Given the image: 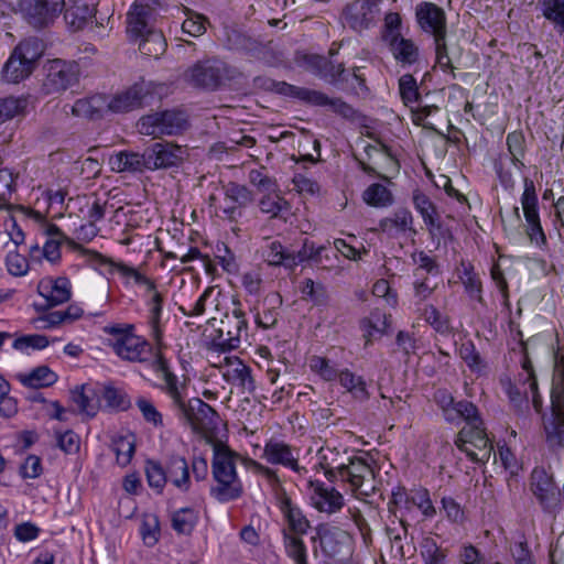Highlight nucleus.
<instances>
[{
    "instance_id": "obj_41",
    "label": "nucleus",
    "mask_w": 564,
    "mask_h": 564,
    "mask_svg": "<svg viewBox=\"0 0 564 564\" xmlns=\"http://www.w3.org/2000/svg\"><path fill=\"white\" fill-rule=\"evenodd\" d=\"M282 535L285 554L294 564H308L307 547L301 535L291 534L289 531H282Z\"/></svg>"
},
{
    "instance_id": "obj_9",
    "label": "nucleus",
    "mask_w": 564,
    "mask_h": 564,
    "mask_svg": "<svg viewBox=\"0 0 564 564\" xmlns=\"http://www.w3.org/2000/svg\"><path fill=\"white\" fill-rule=\"evenodd\" d=\"M482 425L464 426L455 441L456 446L477 463L488 462L494 449Z\"/></svg>"
},
{
    "instance_id": "obj_31",
    "label": "nucleus",
    "mask_w": 564,
    "mask_h": 564,
    "mask_svg": "<svg viewBox=\"0 0 564 564\" xmlns=\"http://www.w3.org/2000/svg\"><path fill=\"white\" fill-rule=\"evenodd\" d=\"M387 44L393 58L401 65H413L419 61L420 48L413 40L400 35L392 37Z\"/></svg>"
},
{
    "instance_id": "obj_13",
    "label": "nucleus",
    "mask_w": 564,
    "mask_h": 564,
    "mask_svg": "<svg viewBox=\"0 0 564 564\" xmlns=\"http://www.w3.org/2000/svg\"><path fill=\"white\" fill-rule=\"evenodd\" d=\"M530 489L544 512L556 514L561 510V492L552 476L543 468L533 469Z\"/></svg>"
},
{
    "instance_id": "obj_46",
    "label": "nucleus",
    "mask_w": 564,
    "mask_h": 564,
    "mask_svg": "<svg viewBox=\"0 0 564 564\" xmlns=\"http://www.w3.org/2000/svg\"><path fill=\"white\" fill-rule=\"evenodd\" d=\"M420 555L424 564H447V551L432 538L423 539L420 544Z\"/></svg>"
},
{
    "instance_id": "obj_18",
    "label": "nucleus",
    "mask_w": 564,
    "mask_h": 564,
    "mask_svg": "<svg viewBox=\"0 0 564 564\" xmlns=\"http://www.w3.org/2000/svg\"><path fill=\"white\" fill-rule=\"evenodd\" d=\"M415 21L419 29L433 39L447 35V19L443 8L429 1L415 6Z\"/></svg>"
},
{
    "instance_id": "obj_1",
    "label": "nucleus",
    "mask_w": 564,
    "mask_h": 564,
    "mask_svg": "<svg viewBox=\"0 0 564 564\" xmlns=\"http://www.w3.org/2000/svg\"><path fill=\"white\" fill-rule=\"evenodd\" d=\"M317 458L325 477L332 482L347 484L357 498L369 496L373 490V470L365 458L328 445L319 448Z\"/></svg>"
},
{
    "instance_id": "obj_36",
    "label": "nucleus",
    "mask_w": 564,
    "mask_h": 564,
    "mask_svg": "<svg viewBox=\"0 0 564 564\" xmlns=\"http://www.w3.org/2000/svg\"><path fill=\"white\" fill-rule=\"evenodd\" d=\"M18 379L24 387L40 389L53 386L58 376L47 366H39L28 373L19 375Z\"/></svg>"
},
{
    "instance_id": "obj_21",
    "label": "nucleus",
    "mask_w": 564,
    "mask_h": 564,
    "mask_svg": "<svg viewBox=\"0 0 564 564\" xmlns=\"http://www.w3.org/2000/svg\"><path fill=\"white\" fill-rule=\"evenodd\" d=\"M262 457L272 465L290 468L300 476L306 475L307 469L299 464V453L282 441L270 440L263 447Z\"/></svg>"
},
{
    "instance_id": "obj_29",
    "label": "nucleus",
    "mask_w": 564,
    "mask_h": 564,
    "mask_svg": "<svg viewBox=\"0 0 564 564\" xmlns=\"http://www.w3.org/2000/svg\"><path fill=\"white\" fill-rule=\"evenodd\" d=\"M97 0H69L65 10V21L73 30L82 29L94 17Z\"/></svg>"
},
{
    "instance_id": "obj_39",
    "label": "nucleus",
    "mask_w": 564,
    "mask_h": 564,
    "mask_svg": "<svg viewBox=\"0 0 564 564\" xmlns=\"http://www.w3.org/2000/svg\"><path fill=\"white\" fill-rule=\"evenodd\" d=\"M74 403L78 410L88 416L96 415L99 409V397L93 387H82L72 392Z\"/></svg>"
},
{
    "instance_id": "obj_2",
    "label": "nucleus",
    "mask_w": 564,
    "mask_h": 564,
    "mask_svg": "<svg viewBox=\"0 0 564 564\" xmlns=\"http://www.w3.org/2000/svg\"><path fill=\"white\" fill-rule=\"evenodd\" d=\"M154 367L158 370V378L162 380L159 388L170 397L173 406L177 409L178 413L184 416L194 429L203 425L205 421H212L216 412L208 403L197 398L186 402V387L180 383L171 366L166 365L162 359H158Z\"/></svg>"
},
{
    "instance_id": "obj_26",
    "label": "nucleus",
    "mask_w": 564,
    "mask_h": 564,
    "mask_svg": "<svg viewBox=\"0 0 564 564\" xmlns=\"http://www.w3.org/2000/svg\"><path fill=\"white\" fill-rule=\"evenodd\" d=\"M279 508L288 524L282 531H289L294 535H303L307 533L311 527L310 521L304 516L301 508L293 503L289 497L283 496L280 498Z\"/></svg>"
},
{
    "instance_id": "obj_35",
    "label": "nucleus",
    "mask_w": 564,
    "mask_h": 564,
    "mask_svg": "<svg viewBox=\"0 0 564 564\" xmlns=\"http://www.w3.org/2000/svg\"><path fill=\"white\" fill-rule=\"evenodd\" d=\"M340 386L357 401L364 402L370 398V392L364 377L345 368L339 371Z\"/></svg>"
},
{
    "instance_id": "obj_5",
    "label": "nucleus",
    "mask_w": 564,
    "mask_h": 564,
    "mask_svg": "<svg viewBox=\"0 0 564 564\" xmlns=\"http://www.w3.org/2000/svg\"><path fill=\"white\" fill-rule=\"evenodd\" d=\"M325 246L316 248L312 241H304L299 251L286 249L280 241H269L263 251L264 260L270 265H282L285 269L293 270L306 260L319 261Z\"/></svg>"
},
{
    "instance_id": "obj_25",
    "label": "nucleus",
    "mask_w": 564,
    "mask_h": 564,
    "mask_svg": "<svg viewBox=\"0 0 564 564\" xmlns=\"http://www.w3.org/2000/svg\"><path fill=\"white\" fill-rule=\"evenodd\" d=\"M153 9L148 0H135L127 14V33L132 40H139L149 32H155L149 25Z\"/></svg>"
},
{
    "instance_id": "obj_43",
    "label": "nucleus",
    "mask_w": 564,
    "mask_h": 564,
    "mask_svg": "<svg viewBox=\"0 0 564 564\" xmlns=\"http://www.w3.org/2000/svg\"><path fill=\"white\" fill-rule=\"evenodd\" d=\"M198 521V513L193 508H181L172 513V528L178 534H191Z\"/></svg>"
},
{
    "instance_id": "obj_45",
    "label": "nucleus",
    "mask_w": 564,
    "mask_h": 564,
    "mask_svg": "<svg viewBox=\"0 0 564 564\" xmlns=\"http://www.w3.org/2000/svg\"><path fill=\"white\" fill-rule=\"evenodd\" d=\"M278 91L284 96L299 99L312 106L314 105V102H322V100L324 99L322 97V91L305 87H299L284 82L278 85Z\"/></svg>"
},
{
    "instance_id": "obj_47",
    "label": "nucleus",
    "mask_w": 564,
    "mask_h": 564,
    "mask_svg": "<svg viewBox=\"0 0 564 564\" xmlns=\"http://www.w3.org/2000/svg\"><path fill=\"white\" fill-rule=\"evenodd\" d=\"M543 17L558 32H564V0H540Z\"/></svg>"
},
{
    "instance_id": "obj_11",
    "label": "nucleus",
    "mask_w": 564,
    "mask_h": 564,
    "mask_svg": "<svg viewBox=\"0 0 564 564\" xmlns=\"http://www.w3.org/2000/svg\"><path fill=\"white\" fill-rule=\"evenodd\" d=\"M209 199L218 217L235 221L241 216V209L252 202V194L245 185L230 182L224 187L220 202L217 203L215 196Z\"/></svg>"
},
{
    "instance_id": "obj_4",
    "label": "nucleus",
    "mask_w": 564,
    "mask_h": 564,
    "mask_svg": "<svg viewBox=\"0 0 564 564\" xmlns=\"http://www.w3.org/2000/svg\"><path fill=\"white\" fill-rule=\"evenodd\" d=\"M236 70L218 58L196 62L184 74L185 79L195 87L216 90L227 80L235 78Z\"/></svg>"
},
{
    "instance_id": "obj_40",
    "label": "nucleus",
    "mask_w": 564,
    "mask_h": 564,
    "mask_svg": "<svg viewBox=\"0 0 564 564\" xmlns=\"http://www.w3.org/2000/svg\"><path fill=\"white\" fill-rule=\"evenodd\" d=\"M14 51L20 55V57H22V59H24V62L35 69L39 65V61L44 54L45 46L41 40L36 37H29L21 41L14 47Z\"/></svg>"
},
{
    "instance_id": "obj_30",
    "label": "nucleus",
    "mask_w": 564,
    "mask_h": 564,
    "mask_svg": "<svg viewBox=\"0 0 564 564\" xmlns=\"http://www.w3.org/2000/svg\"><path fill=\"white\" fill-rule=\"evenodd\" d=\"M413 216L409 209L399 208L390 217L380 220L379 228L389 236L410 232L415 235Z\"/></svg>"
},
{
    "instance_id": "obj_7",
    "label": "nucleus",
    "mask_w": 564,
    "mask_h": 564,
    "mask_svg": "<svg viewBox=\"0 0 564 564\" xmlns=\"http://www.w3.org/2000/svg\"><path fill=\"white\" fill-rule=\"evenodd\" d=\"M158 95V84L140 79L127 89L109 97L107 96L108 111L124 113L149 105Z\"/></svg>"
},
{
    "instance_id": "obj_44",
    "label": "nucleus",
    "mask_w": 564,
    "mask_h": 564,
    "mask_svg": "<svg viewBox=\"0 0 564 564\" xmlns=\"http://www.w3.org/2000/svg\"><path fill=\"white\" fill-rule=\"evenodd\" d=\"M458 278L466 293L477 301H481V281L470 263L462 262L458 269Z\"/></svg>"
},
{
    "instance_id": "obj_55",
    "label": "nucleus",
    "mask_w": 564,
    "mask_h": 564,
    "mask_svg": "<svg viewBox=\"0 0 564 564\" xmlns=\"http://www.w3.org/2000/svg\"><path fill=\"white\" fill-rule=\"evenodd\" d=\"M362 329L365 330L366 345L371 343V338L375 334H383L389 324L386 314L380 311H375L370 316L362 321Z\"/></svg>"
},
{
    "instance_id": "obj_48",
    "label": "nucleus",
    "mask_w": 564,
    "mask_h": 564,
    "mask_svg": "<svg viewBox=\"0 0 564 564\" xmlns=\"http://www.w3.org/2000/svg\"><path fill=\"white\" fill-rule=\"evenodd\" d=\"M435 289L436 284L432 283V279L430 276L419 275V273L414 274L413 303L416 312L421 311L420 306L432 296Z\"/></svg>"
},
{
    "instance_id": "obj_59",
    "label": "nucleus",
    "mask_w": 564,
    "mask_h": 564,
    "mask_svg": "<svg viewBox=\"0 0 564 564\" xmlns=\"http://www.w3.org/2000/svg\"><path fill=\"white\" fill-rule=\"evenodd\" d=\"M301 293L305 301L316 305H323L327 301V292L324 285L315 283L312 279H305L301 283Z\"/></svg>"
},
{
    "instance_id": "obj_38",
    "label": "nucleus",
    "mask_w": 564,
    "mask_h": 564,
    "mask_svg": "<svg viewBox=\"0 0 564 564\" xmlns=\"http://www.w3.org/2000/svg\"><path fill=\"white\" fill-rule=\"evenodd\" d=\"M167 476L172 484L182 491H187L189 489V469L184 457L176 455L170 458L167 464Z\"/></svg>"
},
{
    "instance_id": "obj_64",
    "label": "nucleus",
    "mask_w": 564,
    "mask_h": 564,
    "mask_svg": "<svg viewBox=\"0 0 564 564\" xmlns=\"http://www.w3.org/2000/svg\"><path fill=\"white\" fill-rule=\"evenodd\" d=\"M101 397L109 408L124 411L131 406L128 395L115 387H105Z\"/></svg>"
},
{
    "instance_id": "obj_28",
    "label": "nucleus",
    "mask_w": 564,
    "mask_h": 564,
    "mask_svg": "<svg viewBox=\"0 0 564 564\" xmlns=\"http://www.w3.org/2000/svg\"><path fill=\"white\" fill-rule=\"evenodd\" d=\"M111 171L117 173H137L148 170L145 151L140 154L130 151H120L109 158Z\"/></svg>"
},
{
    "instance_id": "obj_12",
    "label": "nucleus",
    "mask_w": 564,
    "mask_h": 564,
    "mask_svg": "<svg viewBox=\"0 0 564 564\" xmlns=\"http://www.w3.org/2000/svg\"><path fill=\"white\" fill-rule=\"evenodd\" d=\"M139 130L142 134H176L187 126V120L182 111L167 110L144 116L140 119Z\"/></svg>"
},
{
    "instance_id": "obj_14",
    "label": "nucleus",
    "mask_w": 564,
    "mask_h": 564,
    "mask_svg": "<svg viewBox=\"0 0 564 564\" xmlns=\"http://www.w3.org/2000/svg\"><path fill=\"white\" fill-rule=\"evenodd\" d=\"M64 0H18V8L29 24L43 28L63 11Z\"/></svg>"
},
{
    "instance_id": "obj_52",
    "label": "nucleus",
    "mask_w": 564,
    "mask_h": 564,
    "mask_svg": "<svg viewBox=\"0 0 564 564\" xmlns=\"http://www.w3.org/2000/svg\"><path fill=\"white\" fill-rule=\"evenodd\" d=\"M312 65L316 68L317 74L328 83L337 82L345 70L343 64H334L323 56H314Z\"/></svg>"
},
{
    "instance_id": "obj_56",
    "label": "nucleus",
    "mask_w": 564,
    "mask_h": 564,
    "mask_svg": "<svg viewBox=\"0 0 564 564\" xmlns=\"http://www.w3.org/2000/svg\"><path fill=\"white\" fill-rule=\"evenodd\" d=\"M134 440L132 436H119L113 440L112 451L116 454L117 463L119 466H127L134 454Z\"/></svg>"
},
{
    "instance_id": "obj_17",
    "label": "nucleus",
    "mask_w": 564,
    "mask_h": 564,
    "mask_svg": "<svg viewBox=\"0 0 564 564\" xmlns=\"http://www.w3.org/2000/svg\"><path fill=\"white\" fill-rule=\"evenodd\" d=\"M543 427L549 447L564 446V393L553 389L551 394V415L543 419Z\"/></svg>"
},
{
    "instance_id": "obj_63",
    "label": "nucleus",
    "mask_w": 564,
    "mask_h": 564,
    "mask_svg": "<svg viewBox=\"0 0 564 564\" xmlns=\"http://www.w3.org/2000/svg\"><path fill=\"white\" fill-rule=\"evenodd\" d=\"M412 261L414 264H416V269L414 270V273H419V275H438V264L436 263L435 259L430 257L424 251H415L411 256Z\"/></svg>"
},
{
    "instance_id": "obj_42",
    "label": "nucleus",
    "mask_w": 564,
    "mask_h": 564,
    "mask_svg": "<svg viewBox=\"0 0 564 564\" xmlns=\"http://www.w3.org/2000/svg\"><path fill=\"white\" fill-rule=\"evenodd\" d=\"M362 198L367 205L377 208L389 207L393 204V195L391 191L381 183H373L369 185L365 189Z\"/></svg>"
},
{
    "instance_id": "obj_27",
    "label": "nucleus",
    "mask_w": 564,
    "mask_h": 564,
    "mask_svg": "<svg viewBox=\"0 0 564 564\" xmlns=\"http://www.w3.org/2000/svg\"><path fill=\"white\" fill-rule=\"evenodd\" d=\"M91 257V264L94 265H110L113 267L121 275L133 279V281L138 284L144 288V293L149 290H152L156 286L154 281L142 274L137 269L123 263V262H115L110 258H107L102 256L101 253L97 251H86Z\"/></svg>"
},
{
    "instance_id": "obj_32",
    "label": "nucleus",
    "mask_w": 564,
    "mask_h": 564,
    "mask_svg": "<svg viewBox=\"0 0 564 564\" xmlns=\"http://www.w3.org/2000/svg\"><path fill=\"white\" fill-rule=\"evenodd\" d=\"M106 112H108L107 96L101 94L78 99L72 106V113L75 117L98 119L101 118Z\"/></svg>"
},
{
    "instance_id": "obj_51",
    "label": "nucleus",
    "mask_w": 564,
    "mask_h": 564,
    "mask_svg": "<svg viewBox=\"0 0 564 564\" xmlns=\"http://www.w3.org/2000/svg\"><path fill=\"white\" fill-rule=\"evenodd\" d=\"M29 106V99L24 96L0 98V123L21 115Z\"/></svg>"
},
{
    "instance_id": "obj_58",
    "label": "nucleus",
    "mask_w": 564,
    "mask_h": 564,
    "mask_svg": "<svg viewBox=\"0 0 564 564\" xmlns=\"http://www.w3.org/2000/svg\"><path fill=\"white\" fill-rule=\"evenodd\" d=\"M400 97L405 106L415 104L420 99L416 79L411 74H404L399 79Z\"/></svg>"
},
{
    "instance_id": "obj_22",
    "label": "nucleus",
    "mask_w": 564,
    "mask_h": 564,
    "mask_svg": "<svg viewBox=\"0 0 564 564\" xmlns=\"http://www.w3.org/2000/svg\"><path fill=\"white\" fill-rule=\"evenodd\" d=\"M214 366L220 369L223 377L227 382L248 392L254 391L256 383L251 376V369L238 357L225 356Z\"/></svg>"
},
{
    "instance_id": "obj_54",
    "label": "nucleus",
    "mask_w": 564,
    "mask_h": 564,
    "mask_svg": "<svg viewBox=\"0 0 564 564\" xmlns=\"http://www.w3.org/2000/svg\"><path fill=\"white\" fill-rule=\"evenodd\" d=\"M454 414H452L453 416V422H456L458 420H464L465 421V426H476L477 424H480L482 423L481 419L479 417V413H478V409L476 408L475 404H473L471 402L469 401H466V400H463V401H458L456 402V405L453 410Z\"/></svg>"
},
{
    "instance_id": "obj_61",
    "label": "nucleus",
    "mask_w": 564,
    "mask_h": 564,
    "mask_svg": "<svg viewBox=\"0 0 564 564\" xmlns=\"http://www.w3.org/2000/svg\"><path fill=\"white\" fill-rule=\"evenodd\" d=\"M56 445L67 455H74L79 452L80 448V437L72 430L59 431L56 430L54 432Z\"/></svg>"
},
{
    "instance_id": "obj_57",
    "label": "nucleus",
    "mask_w": 564,
    "mask_h": 564,
    "mask_svg": "<svg viewBox=\"0 0 564 564\" xmlns=\"http://www.w3.org/2000/svg\"><path fill=\"white\" fill-rule=\"evenodd\" d=\"M421 311V316L437 333L448 334L451 332V324L448 317L441 314V312L434 305H425Z\"/></svg>"
},
{
    "instance_id": "obj_34",
    "label": "nucleus",
    "mask_w": 564,
    "mask_h": 564,
    "mask_svg": "<svg viewBox=\"0 0 564 564\" xmlns=\"http://www.w3.org/2000/svg\"><path fill=\"white\" fill-rule=\"evenodd\" d=\"M413 205L415 210L421 215L430 234H434V230L441 228L436 207L424 193L420 191L413 193Z\"/></svg>"
},
{
    "instance_id": "obj_19",
    "label": "nucleus",
    "mask_w": 564,
    "mask_h": 564,
    "mask_svg": "<svg viewBox=\"0 0 564 564\" xmlns=\"http://www.w3.org/2000/svg\"><path fill=\"white\" fill-rule=\"evenodd\" d=\"M78 67L73 62L53 59L47 64L44 89L47 94L67 89L77 82Z\"/></svg>"
},
{
    "instance_id": "obj_37",
    "label": "nucleus",
    "mask_w": 564,
    "mask_h": 564,
    "mask_svg": "<svg viewBox=\"0 0 564 564\" xmlns=\"http://www.w3.org/2000/svg\"><path fill=\"white\" fill-rule=\"evenodd\" d=\"M33 72L34 68L24 62V59H22V57H20V55L13 50L3 66L2 74L3 78L8 83L17 84L28 78Z\"/></svg>"
},
{
    "instance_id": "obj_16",
    "label": "nucleus",
    "mask_w": 564,
    "mask_h": 564,
    "mask_svg": "<svg viewBox=\"0 0 564 564\" xmlns=\"http://www.w3.org/2000/svg\"><path fill=\"white\" fill-rule=\"evenodd\" d=\"M379 6L376 0H354L341 12V22L355 32L371 28L377 20Z\"/></svg>"
},
{
    "instance_id": "obj_6",
    "label": "nucleus",
    "mask_w": 564,
    "mask_h": 564,
    "mask_svg": "<svg viewBox=\"0 0 564 564\" xmlns=\"http://www.w3.org/2000/svg\"><path fill=\"white\" fill-rule=\"evenodd\" d=\"M108 346L111 347L115 354L122 360L148 364L156 375L158 370L154 364L158 359H162L170 366V362L162 354L154 351L145 339L133 333L128 334V336L121 339H109Z\"/></svg>"
},
{
    "instance_id": "obj_33",
    "label": "nucleus",
    "mask_w": 564,
    "mask_h": 564,
    "mask_svg": "<svg viewBox=\"0 0 564 564\" xmlns=\"http://www.w3.org/2000/svg\"><path fill=\"white\" fill-rule=\"evenodd\" d=\"M45 234L48 238L42 248V254L48 262L56 264L61 259V245L66 237L56 225H48L45 229ZM40 251L39 245H34L30 248L32 254Z\"/></svg>"
},
{
    "instance_id": "obj_62",
    "label": "nucleus",
    "mask_w": 564,
    "mask_h": 564,
    "mask_svg": "<svg viewBox=\"0 0 564 564\" xmlns=\"http://www.w3.org/2000/svg\"><path fill=\"white\" fill-rule=\"evenodd\" d=\"M459 355L473 372L481 373L486 369V362L482 360L473 343L462 344Z\"/></svg>"
},
{
    "instance_id": "obj_50",
    "label": "nucleus",
    "mask_w": 564,
    "mask_h": 564,
    "mask_svg": "<svg viewBox=\"0 0 564 564\" xmlns=\"http://www.w3.org/2000/svg\"><path fill=\"white\" fill-rule=\"evenodd\" d=\"M139 50L142 54L158 58L166 48V42L161 32H149L145 36L139 39Z\"/></svg>"
},
{
    "instance_id": "obj_3",
    "label": "nucleus",
    "mask_w": 564,
    "mask_h": 564,
    "mask_svg": "<svg viewBox=\"0 0 564 564\" xmlns=\"http://www.w3.org/2000/svg\"><path fill=\"white\" fill-rule=\"evenodd\" d=\"M213 476L216 486L210 489L212 496L219 502L238 499L242 495V484L238 478L235 457L224 447H216L213 457Z\"/></svg>"
},
{
    "instance_id": "obj_15",
    "label": "nucleus",
    "mask_w": 564,
    "mask_h": 564,
    "mask_svg": "<svg viewBox=\"0 0 564 564\" xmlns=\"http://www.w3.org/2000/svg\"><path fill=\"white\" fill-rule=\"evenodd\" d=\"M144 299L148 312L147 323L151 337L156 341L158 347H161L170 321L169 314L164 313L165 292L155 286L144 293Z\"/></svg>"
},
{
    "instance_id": "obj_24",
    "label": "nucleus",
    "mask_w": 564,
    "mask_h": 564,
    "mask_svg": "<svg viewBox=\"0 0 564 564\" xmlns=\"http://www.w3.org/2000/svg\"><path fill=\"white\" fill-rule=\"evenodd\" d=\"M37 293L46 301L47 307H54L70 300L72 283L66 276H45L37 284Z\"/></svg>"
},
{
    "instance_id": "obj_10",
    "label": "nucleus",
    "mask_w": 564,
    "mask_h": 564,
    "mask_svg": "<svg viewBox=\"0 0 564 564\" xmlns=\"http://www.w3.org/2000/svg\"><path fill=\"white\" fill-rule=\"evenodd\" d=\"M248 322L239 301H234L231 313H226L217 329L218 338L216 345L221 350H231L239 347L242 334L247 335Z\"/></svg>"
},
{
    "instance_id": "obj_49",
    "label": "nucleus",
    "mask_w": 564,
    "mask_h": 564,
    "mask_svg": "<svg viewBox=\"0 0 564 564\" xmlns=\"http://www.w3.org/2000/svg\"><path fill=\"white\" fill-rule=\"evenodd\" d=\"M308 367L311 371L317 375L324 381H334L338 379L339 371L335 364L330 362L329 359L314 355L308 359Z\"/></svg>"
},
{
    "instance_id": "obj_53",
    "label": "nucleus",
    "mask_w": 564,
    "mask_h": 564,
    "mask_svg": "<svg viewBox=\"0 0 564 564\" xmlns=\"http://www.w3.org/2000/svg\"><path fill=\"white\" fill-rule=\"evenodd\" d=\"M186 19L182 23V31L191 36L197 37L206 32L208 19L192 9L184 8Z\"/></svg>"
},
{
    "instance_id": "obj_20",
    "label": "nucleus",
    "mask_w": 564,
    "mask_h": 564,
    "mask_svg": "<svg viewBox=\"0 0 564 564\" xmlns=\"http://www.w3.org/2000/svg\"><path fill=\"white\" fill-rule=\"evenodd\" d=\"M307 486L311 503L317 511L333 514L343 509L344 496L334 487L319 480H308Z\"/></svg>"
},
{
    "instance_id": "obj_23",
    "label": "nucleus",
    "mask_w": 564,
    "mask_h": 564,
    "mask_svg": "<svg viewBox=\"0 0 564 564\" xmlns=\"http://www.w3.org/2000/svg\"><path fill=\"white\" fill-rule=\"evenodd\" d=\"M185 150L172 142H158L145 150L148 170L177 165L184 158Z\"/></svg>"
},
{
    "instance_id": "obj_8",
    "label": "nucleus",
    "mask_w": 564,
    "mask_h": 564,
    "mask_svg": "<svg viewBox=\"0 0 564 564\" xmlns=\"http://www.w3.org/2000/svg\"><path fill=\"white\" fill-rule=\"evenodd\" d=\"M520 202L525 219V232L530 241L538 247L544 246L546 243V237L541 225L539 199L534 182L529 177H524L523 180V193Z\"/></svg>"
},
{
    "instance_id": "obj_60",
    "label": "nucleus",
    "mask_w": 564,
    "mask_h": 564,
    "mask_svg": "<svg viewBox=\"0 0 564 564\" xmlns=\"http://www.w3.org/2000/svg\"><path fill=\"white\" fill-rule=\"evenodd\" d=\"M259 207L262 213L270 215V217H278L290 209L289 203L276 194L264 195L259 200Z\"/></svg>"
}]
</instances>
